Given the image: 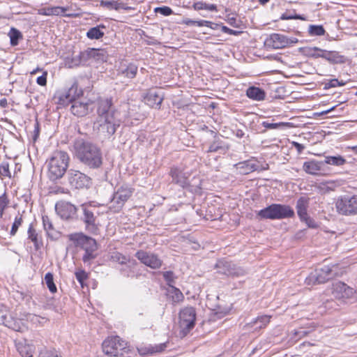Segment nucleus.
Returning a JSON list of instances; mask_svg holds the SVG:
<instances>
[{"instance_id":"1","label":"nucleus","mask_w":357,"mask_h":357,"mask_svg":"<svg viewBox=\"0 0 357 357\" xmlns=\"http://www.w3.org/2000/svg\"><path fill=\"white\" fill-rule=\"evenodd\" d=\"M97 114L98 118L93 123V128L105 138H109L119 126V121L114 117L115 110L111 98L98 101Z\"/></svg>"},{"instance_id":"2","label":"nucleus","mask_w":357,"mask_h":357,"mask_svg":"<svg viewBox=\"0 0 357 357\" xmlns=\"http://www.w3.org/2000/svg\"><path fill=\"white\" fill-rule=\"evenodd\" d=\"M74 149L76 157L89 168L97 169L102 165V151L97 145L77 139L75 142Z\"/></svg>"},{"instance_id":"3","label":"nucleus","mask_w":357,"mask_h":357,"mask_svg":"<svg viewBox=\"0 0 357 357\" xmlns=\"http://www.w3.org/2000/svg\"><path fill=\"white\" fill-rule=\"evenodd\" d=\"M169 175L172 178L171 183L178 185L192 194L201 195L202 181L199 177H193L189 181L190 173L185 171L183 166H173L171 167Z\"/></svg>"},{"instance_id":"4","label":"nucleus","mask_w":357,"mask_h":357,"mask_svg":"<svg viewBox=\"0 0 357 357\" xmlns=\"http://www.w3.org/2000/svg\"><path fill=\"white\" fill-rule=\"evenodd\" d=\"M47 162V175L50 180L55 181L63 177L68 167L69 156L65 151H56Z\"/></svg>"},{"instance_id":"5","label":"nucleus","mask_w":357,"mask_h":357,"mask_svg":"<svg viewBox=\"0 0 357 357\" xmlns=\"http://www.w3.org/2000/svg\"><path fill=\"white\" fill-rule=\"evenodd\" d=\"M335 207L340 215H357V195H345L340 197L335 202Z\"/></svg>"},{"instance_id":"6","label":"nucleus","mask_w":357,"mask_h":357,"mask_svg":"<svg viewBox=\"0 0 357 357\" xmlns=\"http://www.w3.org/2000/svg\"><path fill=\"white\" fill-rule=\"evenodd\" d=\"M196 311L195 307L187 306L179 312V326L181 333L185 336L195 326Z\"/></svg>"},{"instance_id":"7","label":"nucleus","mask_w":357,"mask_h":357,"mask_svg":"<svg viewBox=\"0 0 357 357\" xmlns=\"http://www.w3.org/2000/svg\"><path fill=\"white\" fill-rule=\"evenodd\" d=\"M335 275L333 268L329 266H324L311 272L305 278V282L307 285H314L325 283Z\"/></svg>"},{"instance_id":"8","label":"nucleus","mask_w":357,"mask_h":357,"mask_svg":"<svg viewBox=\"0 0 357 357\" xmlns=\"http://www.w3.org/2000/svg\"><path fill=\"white\" fill-rule=\"evenodd\" d=\"M126 343L116 336L104 340L102 342L103 352L110 356H118L123 355L122 351L126 349Z\"/></svg>"},{"instance_id":"9","label":"nucleus","mask_w":357,"mask_h":357,"mask_svg":"<svg viewBox=\"0 0 357 357\" xmlns=\"http://www.w3.org/2000/svg\"><path fill=\"white\" fill-rule=\"evenodd\" d=\"M68 179L71 187L75 189L88 188L91 183L90 177L74 169L68 171Z\"/></svg>"},{"instance_id":"10","label":"nucleus","mask_w":357,"mask_h":357,"mask_svg":"<svg viewBox=\"0 0 357 357\" xmlns=\"http://www.w3.org/2000/svg\"><path fill=\"white\" fill-rule=\"evenodd\" d=\"M297 42L298 39L296 38H288L282 34L273 33L266 40L265 44L273 49H282Z\"/></svg>"},{"instance_id":"11","label":"nucleus","mask_w":357,"mask_h":357,"mask_svg":"<svg viewBox=\"0 0 357 357\" xmlns=\"http://www.w3.org/2000/svg\"><path fill=\"white\" fill-rule=\"evenodd\" d=\"M215 266L219 273L227 276L239 277L245 274V271L243 268L226 260L218 261Z\"/></svg>"},{"instance_id":"12","label":"nucleus","mask_w":357,"mask_h":357,"mask_svg":"<svg viewBox=\"0 0 357 357\" xmlns=\"http://www.w3.org/2000/svg\"><path fill=\"white\" fill-rule=\"evenodd\" d=\"M135 256L141 263L152 269H158L162 265V261L157 255L152 252L140 250L135 253Z\"/></svg>"},{"instance_id":"13","label":"nucleus","mask_w":357,"mask_h":357,"mask_svg":"<svg viewBox=\"0 0 357 357\" xmlns=\"http://www.w3.org/2000/svg\"><path fill=\"white\" fill-rule=\"evenodd\" d=\"M94 107V102L90 100L86 101L77 100L72 102L70 111L75 116L82 117L91 112Z\"/></svg>"},{"instance_id":"14","label":"nucleus","mask_w":357,"mask_h":357,"mask_svg":"<svg viewBox=\"0 0 357 357\" xmlns=\"http://www.w3.org/2000/svg\"><path fill=\"white\" fill-rule=\"evenodd\" d=\"M55 211L62 219L69 220L75 216L77 208L70 202L60 201L55 204Z\"/></svg>"},{"instance_id":"15","label":"nucleus","mask_w":357,"mask_h":357,"mask_svg":"<svg viewBox=\"0 0 357 357\" xmlns=\"http://www.w3.org/2000/svg\"><path fill=\"white\" fill-rule=\"evenodd\" d=\"M70 239L74 241L76 246L80 247L84 250H98L96 241L82 233L72 235Z\"/></svg>"},{"instance_id":"16","label":"nucleus","mask_w":357,"mask_h":357,"mask_svg":"<svg viewBox=\"0 0 357 357\" xmlns=\"http://www.w3.org/2000/svg\"><path fill=\"white\" fill-rule=\"evenodd\" d=\"M164 100V93L159 89L148 91L144 97V102L152 108L159 109Z\"/></svg>"},{"instance_id":"17","label":"nucleus","mask_w":357,"mask_h":357,"mask_svg":"<svg viewBox=\"0 0 357 357\" xmlns=\"http://www.w3.org/2000/svg\"><path fill=\"white\" fill-rule=\"evenodd\" d=\"M82 210L83 215L81 217V220L84 222L86 230L92 234H95L98 230L96 224L97 217L94 213L95 209L83 206Z\"/></svg>"},{"instance_id":"18","label":"nucleus","mask_w":357,"mask_h":357,"mask_svg":"<svg viewBox=\"0 0 357 357\" xmlns=\"http://www.w3.org/2000/svg\"><path fill=\"white\" fill-rule=\"evenodd\" d=\"M335 297L337 298H352L355 295V290L344 282H337L333 284Z\"/></svg>"},{"instance_id":"19","label":"nucleus","mask_w":357,"mask_h":357,"mask_svg":"<svg viewBox=\"0 0 357 357\" xmlns=\"http://www.w3.org/2000/svg\"><path fill=\"white\" fill-rule=\"evenodd\" d=\"M303 170L310 174L319 175L325 170V163L323 161L310 160L304 162Z\"/></svg>"},{"instance_id":"20","label":"nucleus","mask_w":357,"mask_h":357,"mask_svg":"<svg viewBox=\"0 0 357 357\" xmlns=\"http://www.w3.org/2000/svg\"><path fill=\"white\" fill-rule=\"evenodd\" d=\"M275 220L291 218L295 216L294 210L289 205L274 204Z\"/></svg>"},{"instance_id":"21","label":"nucleus","mask_w":357,"mask_h":357,"mask_svg":"<svg viewBox=\"0 0 357 357\" xmlns=\"http://www.w3.org/2000/svg\"><path fill=\"white\" fill-rule=\"evenodd\" d=\"M321 58L326 59L331 64H342L347 61L344 55H341L336 51H328L319 55Z\"/></svg>"},{"instance_id":"22","label":"nucleus","mask_w":357,"mask_h":357,"mask_svg":"<svg viewBox=\"0 0 357 357\" xmlns=\"http://www.w3.org/2000/svg\"><path fill=\"white\" fill-rule=\"evenodd\" d=\"M100 5L102 7L106 8L109 10H119L120 9H123L126 10H134V8L131 6H128L126 3L122 2L121 0H101L100 2Z\"/></svg>"},{"instance_id":"23","label":"nucleus","mask_w":357,"mask_h":357,"mask_svg":"<svg viewBox=\"0 0 357 357\" xmlns=\"http://www.w3.org/2000/svg\"><path fill=\"white\" fill-rule=\"evenodd\" d=\"M309 204L310 198L307 197L302 196L298 199L296 209L299 219L304 218L308 214L307 208L309 207Z\"/></svg>"},{"instance_id":"24","label":"nucleus","mask_w":357,"mask_h":357,"mask_svg":"<svg viewBox=\"0 0 357 357\" xmlns=\"http://www.w3.org/2000/svg\"><path fill=\"white\" fill-rule=\"evenodd\" d=\"M96 52L94 48H88L87 50L80 52L79 54L75 56L72 59V63L74 66H79L80 64L84 65L91 59H93V53Z\"/></svg>"},{"instance_id":"25","label":"nucleus","mask_w":357,"mask_h":357,"mask_svg":"<svg viewBox=\"0 0 357 357\" xmlns=\"http://www.w3.org/2000/svg\"><path fill=\"white\" fill-rule=\"evenodd\" d=\"M43 225L48 237L56 239L59 237V233L54 227L53 223L48 215H44L42 217Z\"/></svg>"},{"instance_id":"26","label":"nucleus","mask_w":357,"mask_h":357,"mask_svg":"<svg viewBox=\"0 0 357 357\" xmlns=\"http://www.w3.org/2000/svg\"><path fill=\"white\" fill-rule=\"evenodd\" d=\"M246 96L253 100L261 101L265 99L266 93L262 89L259 87L250 86L246 90Z\"/></svg>"},{"instance_id":"27","label":"nucleus","mask_w":357,"mask_h":357,"mask_svg":"<svg viewBox=\"0 0 357 357\" xmlns=\"http://www.w3.org/2000/svg\"><path fill=\"white\" fill-rule=\"evenodd\" d=\"M28 238L33 242L35 249L38 250L43 246V241L41 238L38 236V234L36 232V230L34 229L33 224H30L28 231Z\"/></svg>"},{"instance_id":"28","label":"nucleus","mask_w":357,"mask_h":357,"mask_svg":"<svg viewBox=\"0 0 357 357\" xmlns=\"http://www.w3.org/2000/svg\"><path fill=\"white\" fill-rule=\"evenodd\" d=\"M229 149V145L218 137L210 144L208 152L225 153Z\"/></svg>"},{"instance_id":"29","label":"nucleus","mask_w":357,"mask_h":357,"mask_svg":"<svg viewBox=\"0 0 357 357\" xmlns=\"http://www.w3.org/2000/svg\"><path fill=\"white\" fill-rule=\"evenodd\" d=\"M257 218L260 220H275V205L272 204L257 213Z\"/></svg>"},{"instance_id":"30","label":"nucleus","mask_w":357,"mask_h":357,"mask_svg":"<svg viewBox=\"0 0 357 357\" xmlns=\"http://www.w3.org/2000/svg\"><path fill=\"white\" fill-rule=\"evenodd\" d=\"M17 349L20 354L23 357H32L34 351V346L24 342L17 344Z\"/></svg>"},{"instance_id":"31","label":"nucleus","mask_w":357,"mask_h":357,"mask_svg":"<svg viewBox=\"0 0 357 357\" xmlns=\"http://www.w3.org/2000/svg\"><path fill=\"white\" fill-rule=\"evenodd\" d=\"M65 93L67 95V97L71 100L72 102H73L77 100V98L82 96L83 91L82 89H79L78 84L75 82Z\"/></svg>"},{"instance_id":"32","label":"nucleus","mask_w":357,"mask_h":357,"mask_svg":"<svg viewBox=\"0 0 357 357\" xmlns=\"http://www.w3.org/2000/svg\"><path fill=\"white\" fill-rule=\"evenodd\" d=\"M106 26L103 24H100L97 26L92 27L89 29L86 32V36L88 38L93 40H98L103 37L104 32L101 30V29H105Z\"/></svg>"},{"instance_id":"33","label":"nucleus","mask_w":357,"mask_h":357,"mask_svg":"<svg viewBox=\"0 0 357 357\" xmlns=\"http://www.w3.org/2000/svg\"><path fill=\"white\" fill-rule=\"evenodd\" d=\"M133 190L127 185H123L114 192L116 196L120 197L125 202L131 197Z\"/></svg>"},{"instance_id":"34","label":"nucleus","mask_w":357,"mask_h":357,"mask_svg":"<svg viewBox=\"0 0 357 357\" xmlns=\"http://www.w3.org/2000/svg\"><path fill=\"white\" fill-rule=\"evenodd\" d=\"M110 259L112 261L118 262L122 265L126 264L127 262L132 263V265H137V261L135 259L131 261V260H130V259L128 257H127L126 256L122 255L121 253H120L119 252H114L112 253V255L110 256Z\"/></svg>"},{"instance_id":"35","label":"nucleus","mask_w":357,"mask_h":357,"mask_svg":"<svg viewBox=\"0 0 357 357\" xmlns=\"http://www.w3.org/2000/svg\"><path fill=\"white\" fill-rule=\"evenodd\" d=\"M326 165H331L334 166H342L346 163V160L341 155L335 156H326L323 161Z\"/></svg>"},{"instance_id":"36","label":"nucleus","mask_w":357,"mask_h":357,"mask_svg":"<svg viewBox=\"0 0 357 357\" xmlns=\"http://www.w3.org/2000/svg\"><path fill=\"white\" fill-rule=\"evenodd\" d=\"M271 317L263 315L253 319L248 324L251 326H256V329L264 328L270 321Z\"/></svg>"},{"instance_id":"37","label":"nucleus","mask_w":357,"mask_h":357,"mask_svg":"<svg viewBox=\"0 0 357 357\" xmlns=\"http://www.w3.org/2000/svg\"><path fill=\"white\" fill-rule=\"evenodd\" d=\"M137 66L134 63H129L126 68L121 69V73L125 77L132 79L134 78L137 73Z\"/></svg>"},{"instance_id":"38","label":"nucleus","mask_w":357,"mask_h":357,"mask_svg":"<svg viewBox=\"0 0 357 357\" xmlns=\"http://www.w3.org/2000/svg\"><path fill=\"white\" fill-rule=\"evenodd\" d=\"M10 42L12 46H16L19 43V40L22 38V33L17 29L12 27L8 33Z\"/></svg>"},{"instance_id":"39","label":"nucleus","mask_w":357,"mask_h":357,"mask_svg":"<svg viewBox=\"0 0 357 357\" xmlns=\"http://www.w3.org/2000/svg\"><path fill=\"white\" fill-rule=\"evenodd\" d=\"M192 8L195 10H207L210 11H217V6L215 4H209L203 1L195 2L192 5Z\"/></svg>"},{"instance_id":"40","label":"nucleus","mask_w":357,"mask_h":357,"mask_svg":"<svg viewBox=\"0 0 357 357\" xmlns=\"http://www.w3.org/2000/svg\"><path fill=\"white\" fill-rule=\"evenodd\" d=\"M21 321L19 320L14 319L11 317H8L3 326L13 329L15 331H20L22 330Z\"/></svg>"},{"instance_id":"41","label":"nucleus","mask_w":357,"mask_h":357,"mask_svg":"<svg viewBox=\"0 0 357 357\" xmlns=\"http://www.w3.org/2000/svg\"><path fill=\"white\" fill-rule=\"evenodd\" d=\"M45 283L47 285V287L48 288L49 291L54 294L57 291V288L56 284L54 282V276L52 273H47L45 275Z\"/></svg>"},{"instance_id":"42","label":"nucleus","mask_w":357,"mask_h":357,"mask_svg":"<svg viewBox=\"0 0 357 357\" xmlns=\"http://www.w3.org/2000/svg\"><path fill=\"white\" fill-rule=\"evenodd\" d=\"M125 203L126 202L123 201V199H121L120 197L116 196L115 193H114L111 199L110 208H112L114 212H119L124 206Z\"/></svg>"},{"instance_id":"43","label":"nucleus","mask_w":357,"mask_h":357,"mask_svg":"<svg viewBox=\"0 0 357 357\" xmlns=\"http://www.w3.org/2000/svg\"><path fill=\"white\" fill-rule=\"evenodd\" d=\"M97 250H84V254L82 256V261L87 265H91V261L97 257Z\"/></svg>"},{"instance_id":"44","label":"nucleus","mask_w":357,"mask_h":357,"mask_svg":"<svg viewBox=\"0 0 357 357\" xmlns=\"http://www.w3.org/2000/svg\"><path fill=\"white\" fill-rule=\"evenodd\" d=\"M10 201L6 192L0 196V219L3 218L5 210L8 208Z\"/></svg>"},{"instance_id":"45","label":"nucleus","mask_w":357,"mask_h":357,"mask_svg":"<svg viewBox=\"0 0 357 357\" xmlns=\"http://www.w3.org/2000/svg\"><path fill=\"white\" fill-rule=\"evenodd\" d=\"M280 20H306V17L303 15L296 14L295 10H293V13H283Z\"/></svg>"},{"instance_id":"46","label":"nucleus","mask_w":357,"mask_h":357,"mask_svg":"<svg viewBox=\"0 0 357 357\" xmlns=\"http://www.w3.org/2000/svg\"><path fill=\"white\" fill-rule=\"evenodd\" d=\"M308 32L310 36H323L325 33V29L322 25H310Z\"/></svg>"},{"instance_id":"47","label":"nucleus","mask_w":357,"mask_h":357,"mask_svg":"<svg viewBox=\"0 0 357 357\" xmlns=\"http://www.w3.org/2000/svg\"><path fill=\"white\" fill-rule=\"evenodd\" d=\"M167 347V342L161 343V344H156V345H155L153 347H151L148 348L146 352H142L141 354L142 355H144V354H152L157 353V352H162Z\"/></svg>"},{"instance_id":"48","label":"nucleus","mask_w":357,"mask_h":357,"mask_svg":"<svg viewBox=\"0 0 357 357\" xmlns=\"http://www.w3.org/2000/svg\"><path fill=\"white\" fill-rule=\"evenodd\" d=\"M68 9V8L61 7V6H52V15H61L68 17H72L74 16L73 14H66V11Z\"/></svg>"},{"instance_id":"49","label":"nucleus","mask_w":357,"mask_h":357,"mask_svg":"<svg viewBox=\"0 0 357 357\" xmlns=\"http://www.w3.org/2000/svg\"><path fill=\"white\" fill-rule=\"evenodd\" d=\"M38 357H62V356L54 349H47L46 348H44L40 351Z\"/></svg>"},{"instance_id":"50","label":"nucleus","mask_w":357,"mask_h":357,"mask_svg":"<svg viewBox=\"0 0 357 357\" xmlns=\"http://www.w3.org/2000/svg\"><path fill=\"white\" fill-rule=\"evenodd\" d=\"M23 219L22 215H17L15 217L14 222L13 223L10 234V236H15L18 230V228L22 225Z\"/></svg>"},{"instance_id":"51","label":"nucleus","mask_w":357,"mask_h":357,"mask_svg":"<svg viewBox=\"0 0 357 357\" xmlns=\"http://www.w3.org/2000/svg\"><path fill=\"white\" fill-rule=\"evenodd\" d=\"M242 166L241 168L245 169L243 174H248L249 172H254L257 169V165L255 163L250 162V161H245L240 163Z\"/></svg>"},{"instance_id":"52","label":"nucleus","mask_w":357,"mask_h":357,"mask_svg":"<svg viewBox=\"0 0 357 357\" xmlns=\"http://www.w3.org/2000/svg\"><path fill=\"white\" fill-rule=\"evenodd\" d=\"M182 23L187 26H204V24H209L206 20L196 21L189 18H185L183 20Z\"/></svg>"},{"instance_id":"53","label":"nucleus","mask_w":357,"mask_h":357,"mask_svg":"<svg viewBox=\"0 0 357 357\" xmlns=\"http://www.w3.org/2000/svg\"><path fill=\"white\" fill-rule=\"evenodd\" d=\"M129 265H127L124 267H122L120 268V272L121 275H123L125 277L130 278L134 276V271L132 270V268L135 265H132V263H129Z\"/></svg>"},{"instance_id":"54","label":"nucleus","mask_w":357,"mask_h":357,"mask_svg":"<svg viewBox=\"0 0 357 357\" xmlns=\"http://www.w3.org/2000/svg\"><path fill=\"white\" fill-rule=\"evenodd\" d=\"M162 276L165 280L167 282V284L169 287H174L173 284L174 283V274L173 271H168L162 273Z\"/></svg>"},{"instance_id":"55","label":"nucleus","mask_w":357,"mask_h":357,"mask_svg":"<svg viewBox=\"0 0 357 357\" xmlns=\"http://www.w3.org/2000/svg\"><path fill=\"white\" fill-rule=\"evenodd\" d=\"M3 176L11 177L8 162H3L0 165V178Z\"/></svg>"},{"instance_id":"56","label":"nucleus","mask_w":357,"mask_h":357,"mask_svg":"<svg viewBox=\"0 0 357 357\" xmlns=\"http://www.w3.org/2000/svg\"><path fill=\"white\" fill-rule=\"evenodd\" d=\"M345 82L342 81H339L337 79H332L329 80L328 82L324 84V89H328L330 88L336 87L338 86H344Z\"/></svg>"},{"instance_id":"57","label":"nucleus","mask_w":357,"mask_h":357,"mask_svg":"<svg viewBox=\"0 0 357 357\" xmlns=\"http://www.w3.org/2000/svg\"><path fill=\"white\" fill-rule=\"evenodd\" d=\"M9 312L6 306L0 305V325H3L8 318Z\"/></svg>"},{"instance_id":"58","label":"nucleus","mask_w":357,"mask_h":357,"mask_svg":"<svg viewBox=\"0 0 357 357\" xmlns=\"http://www.w3.org/2000/svg\"><path fill=\"white\" fill-rule=\"evenodd\" d=\"M155 13H160L164 16H169L173 14V10L168 6L157 7L154 9Z\"/></svg>"},{"instance_id":"59","label":"nucleus","mask_w":357,"mask_h":357,"mask_svg":"<svg viewBox=\"0 0 357 357\" xmlns=\"http://www.w3.org/2000/svg\"><path fill=\"white\" fill-rule=\"evenodd\" d=\"M94 51L96 52L93 53V59L97 61H105L107 56L103 50L94 48Z\"/></svg>"},{"instance_id":"60","label":"nucleus","mask_w":357,"mask_h":357,"mask_svg":"<svg viewBox=\"0 0 357 357\" xmlns=\"http://www.w3.org/2000/svg\"><path fill=\"white\" fill-rule=\"evenodd\" d=\"M300 220L305 222L309 228L314 229L318 227V224L308 214L304 218L300 219Z\"/></svg>"},{"instance_id":"61","label":"nucleus","mask_w":357,"mask_h":357,"mask_svg":"<svg viewBox=\"0 0 357 357\" xmlns=\"http://www.w3.org/2000/svg\"><path fill=\"white\" fill-rule=\"evenodd\" d=\"M70 103H72V101L68 97H67V95L65 93L59 96L57 104L65 107Z\"/></svg>"},{"instance_id":"62","label":"nucleus","mask_w":357,"mask_h":357,"mask_svg":"<svg viewBox=\"0 0 357 357\" xmlns=\"http://www.w3.org/2000/svg\"><path fill=\"white\" fill-rule=\"evenodd\" d=\"M171 288L172 289L174 293V295L172 296L173 301L174 302L181 301L184 298L182 292L175 287H172Z\"/></svg>"},{"instance_id":"63","label":"nucleus","mask_w":357,"mask_h":357,"mask_svg":"<svg viewBox=\"0 0 357 357\" xmlns=\"http://www.w3.org/2000/svg\"><path fill=\"white\" fill-rule=\"evenodd\" d=\"M75 277L79 284L83 285L84 280H86L88 278V275L84 271L82 270L75 272Z\"/></svg>"},{"instance_id":"64","label":"nucleus","mask_w":357,"mask_h":357,"mask_svg":"<svg viewBox=\"0 0 357 357\" xmlns=\"http://www.w3.org/2000/svg\"><path fill=\"white\" fill-rule=\"evenodd\" d=\"M261 125L267 129H277L282 126L284 124L282 123H269L268 121H264Z\"/></svg>"}]
</instances>
